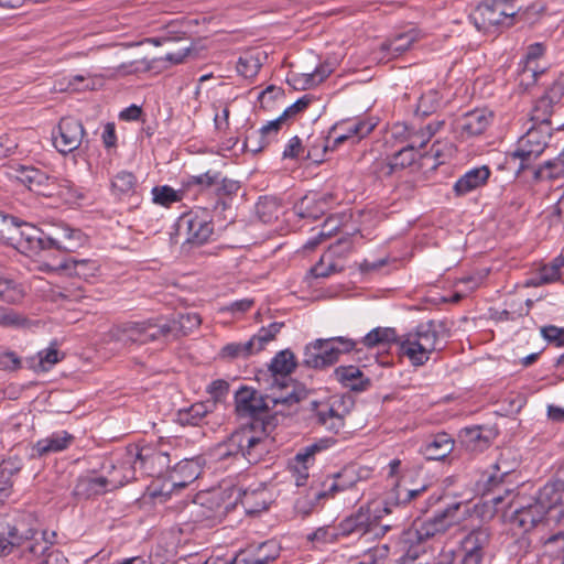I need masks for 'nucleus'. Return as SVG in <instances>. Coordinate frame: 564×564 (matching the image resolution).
I'll return each instance as SVG.
<instances>
[{"mask_svg": "<svg viewBox=\"0 0 564 564\" xmlns=\"http://www.w3.org/2000/svg\"><path fill=\"white\" fill-rule=\"evenodd\" d=\"M337 441L334 437H322L302 447L295 455V464L310 467L315 460V455L333 447Z\"/></svg>", "mask_w": 564, "mask_h": 564, "instance_id": "40", "label": "nucleus"}, {"mask_svg": "<svg viewBox=\"0 0 564 564\" xmlns=\"http://www.w3.org/2000/svg\"><path fill=\"white\" fill-rule=\"evenodd\" d=\"M492 532L479 525L466 532L456 546L443 550L435 564H489Z\"/></svg>", "mask_w": 564, "mask_h": 564, "instance_id": "6", "label": "nucleus"}, {"mask_svg": "<svg viewBox=\"0 0 564 564\" xmlns=\"http://www.w3.org/2000/svg\"><path fill=\"white\" fill-rule=\"evenodd\" d=\"M32 522L31 514H21L10 521L0 522V557L18 552L23 560L24 556L36 554V551L43 552L45 543H35L34 535H39V530Z\"/></svg>", "mask_w": 564, "mask_h": 564, "instance_id": "7", "label": "nucleus"}, {"mask_svg": "<svg viewBox=\"0 0 564 564\" xmlns=\"http://www.w3.org/2000/svg\"><path fill=\"white\" fill-rule=\"evenodd\" d=\"M462 503L454 502L447 505L444 509L437 510L432 517L424 520L414 521L412 527L405 533L406 541L414 540L422 543L438 535H443L452 528L457 520V511Z\"/></svg>", "mask_w": 564, "mask_h": 564, "instance_id": "11", "label": "nucleus"}, {"mask_svg": "<svg viewBox=\"0 0 564 564\" xmlns=\"http://www.w3.org/2000/svg\"><path fill=\"white\" fill-rule=\"evenodd\" d=\"M24 296L22 288L14 281L0 276V299L10 304L20 302Z\"/></svg>", "mask_w": 564, "mask_h": 564, "instance_id": "56", "label": "nucleus"}, {"mask_svg": "<svg viewBox=\"0 0 564 564\" xmlns=\"http://www.w3.org/2000/svg\"><path fill=\"white\" fill-rule=\"evenodd\" d=\"M330 137L324 138L322 134H311L305 147V160H310L314 163H321L324 161L325 153L332 149L329 145Z\"/></svg>", "mask_w": 564, "mask_h": 564, "instance_id": "47", "label": "nucleus"}, {"mask_svg": "<svg viewBox=\"0 0 564 564\" xmlns=\"http://www.w3.org/2000/svg\"><path fill=\"white\" fill-rule=\"evenodd\" d=\"M164 322L167 324L169 330L167 336L170 338H177L180 336H186L196 329L200 323V316L197 313H178L173 317H164Z\"/></svg>", "mask_w": 564, "mask_h": 564, "instance_id": "33", "label": "nucleus"}, {"mask_svg": "<svg viewBox=\"0 0 564 564\" xmlns=\"http://www.w3.org/2000/svg\"><path fill=\"white\" fill-rule=\"evenodd\" d=\"M176 231L184 239L183 243L202 246L212 237L214 225L206 210H192L180 217Z\"/></svg>", "mask_w": 564, "mask_h": 564, "instance_id": "15", "label": "nucleus"}, {"mask_svg": "<svg viewBox=\"0 0 564 564\" xmlns=\"http://www.w3.org/2000/svg\"><path fill=\"white\" fill-rule=\"evenodd\" d=\"M544 95L554 102L558 105L562 98L564 97V73L560 74L554 82L546 88Z\"/></svg>", "mask_w": 564, "mask_h": 564, "instance_id": "64", "label": "nucleus"}, {"mask_svg": "<svg viewBox=\"0 0 564 564\" xmlns=\"http://www.w3.org/2000/svg\"><path fill=\"white\" fill-rule=\"evenodd\" d=\"M490 120L491 116L486 110L475 109L456 120V130L466 138L479 135L487 129Z\"/></svg>", "mask_w": 564, "mask_h": 564, "instance_id": "28", "label": "nucleus"}, {"mask_svg": "<svg viewBox=\"0 0 564 564\" xmlns=\"http://www.w3.org/2000/svg\"><path fill=\"white\" fill-rule=\"evenodd\" d=\"M447 337L448 329L445 323L431 319L419 324L399 339L400 351L413 366H423L429 361L431 354L444 348Z\"/></svg>", "mask_w": 564, "mask_h": 564, "instance_id": "2", "label": "nucleus"}, {"mask_svg": "<svg viewBox=\"0 0 564 564\" xmlns=\"http://www.w3.org/2000/svg\"><path fill=\"white\" fill-rule=\"evenodd\" d=\"M15 178L30 191L45 197L64 196L74 191V184L66 178L47 175L34 166L20 165L15 170Z\"/></svg>", "mask_w": 564, "mask_h": 564, "instance_id": "12", "label": "nucleus"}, {"mask_svg": "<svg viewBox=\"0 0 564 564\" xmlns=\"http://www.w3.org/2000/svg\"><path fill=\"white\" fill-rule=\"evenodd\" d=\"M492 532L479 525L466 532L456 546L443 550L435 564H489Z\"/></svg>", "mask_w": 564, "mask_h": 564, "instance_id": "5", "label": "nucleus"}, {"mask_svg": "<svg viewBox=\"0 0 564 564\" xmlns=\"http://www.w3.org/2000/svg\"><path fill=\"white\" fill-rule=\"evenodd\" d=\"M440 107L438 94L434 90H429L423 94L416 105L415 113L421 117H427L435 112Z\"/></svg>", "mask_w": 564, "mask_h": 564, "instance_id": "58", "label": "nucleus"}, {"mask_svg": "<svg viewBox=\"0 0 564 564\" xmlns=\"http://www.w3.org/2000/svg\"><path fill=\"white\" fill-rule=\"evenodd\" d=\"M314 423L326 431L338 434L345 426L346 410L339 400L312 403Z\"/></svg>", "mask_w": 564, "mask_h": 564, "instance_id": "17", "label": "nucleus"}, {"mask_svg": "<svg viewBox=\"0 0 564 564\" xmlns=\"http://www.w3.org/2000/svg\"><path fill=\"white\" fill-rule=\"evenodd\" d=\"M58 134L53 132V144L55 149L62 154H68L82 144L85 129L83 123L72 117L62 118L58 127Z\"/></svg>", "mask_w": 564, "mask_h": 564, "instance_id": "18", "label": "nucleus"}, {"mask_svg": "<svg viewBox=\"0 0 564 564\" xmlns=\"http://www.w3.org/2000/svg\"><path fill=\"white\" fill-rule=\"evenodd\" d=\"M280 553V544L275 540H267L237 552L231 557V564H272L279 558Z\"/></svg>", "mask_w": 564, "mask_h": 564, "instance_id": "19", "label": "nucleus"}, {"mask_svg": "<svg viewBox=\"0 0 564 564\" xmlns=\"http://www.w3.org/2000/svg\"><path fill=\"white\" fill-rule=\"evenodd\" d=\"M562 498L563 491L555 484H546L536 492L532 500L540 510L547 514L550 511L558 508L562 503Z\"/></svg>", "mask_w": 564, "mask_h": 564, "instance_id": "41", "label": "nucleus"}, {"mask_svg": "<svg viewBox=\"0 0 564 564\" xmlns=\"http://www.w3.org/2000/svg\"><path fill=\"white\" fill-rule=\"evenodd\" d=\"M460 437L468 446L482 448L488 445V440L481 435L480 426L465 427L460 431Z\"/></svg>", "mask_w": 564, "mask_h": 564, "instance_id": "60", "label": "nucleus"}, {"mask_svg": "<svg viewBox=\"0 0 564 564\" xmlns=\"http://www.w3.org/2000/svg\"><path fill=\"white\" fill-rule=\"evenodd\" d=\"M388 553L389 547L386 544L371 546L361 555L356 564H379L388 556Z\"/></svg>", "mask_w": 564, "mask_h": 564, "instance_id": "59", "label": "nucleus"}, {"mask_svg": "<svg viewBox=\"0 0 564 564\" xmlns=\"http://www.w3.org/2000/svg\"><path fill=\"white\" fill-rule=\"evenodd\" d=\"M240 501L248 514L259 513L268 509L267 490L264 488L245 490Z\"/></svg>", "mask_w": 564, "mask_h": 564, "instance_id": "48", "label": "nucleus"}, {"mask_svg": "<svg viewBox=\"0 0 564 564\" xmlns=\"http://www.w3.org/2000/svg\"><path fill=\"white\" fill-rule=\"evenodd\" d=\"M393 135L402 137L403 141L405 142V147L412 149L414 152L420 153V150L424 148L430 141L431 137L433 135V131L430 130V127H426V129L420 128L416 130L414 128L408 127L404 123H397L393 127Z\"/></svg>", "mask_w": 564, "mask_h": 564, "instance_id": "34", "label": "nucleus"}, {"mask_svg": "<svg viewBox=\"0 0 564 564\" xmlns=\"http://www.w3.org/2000/svg\"><path fill=\"white\" fill-rule=\"evenodd\" d=\"M376 126L377 123L371 119L347 120L336 123L329 131V134H334L332 150L349 140L352 143L359 142L369 135Z\"/></svg>", "mask_w": 564, "mask_h": 564, "instance_id": "22", "label": "nucleus"}, {"mask_svg": "<svg viewBox=\"0 0 564 564\" xmlns=\"http://www.w3.org/2000/svg\"><path fill=\"white\" fill-rule=\"evenodd\" d=\"M454 448V441L446 433L436 434L421 448L422 455L427 460L444 459Z\"/></svg>", "mask_w": 564, "mask_h": 564, "instance_id": "36", "label": "nucleus"}, {"mask_svg": "<svg viewBox=\"0 0 564 564\" xmlns=\"http://www.w3.org/2000/svg\"><path fill=\"white\" fill-rule=\"evenodd\" d=\"M261 67V63L258 57L252 54H246L238 58L236 69L239 75L245 78H252L257 76Z\"/></svg>", "mask_w": 564, "mask_h": 564, "instance_id": "57", "label": "nucleus"}, {"mask_svg": "<svg viewBox=\"0 0 564 564\" xmlns=\"http://www.w3.org/2000/svg\"><path fill=\"white\" fill-rule=\"evenodd\" d=\"M359 481L356 468L347 466L340 471L327 478L324 482V489L315 492L316 499L333 498L336 494L346 491L352 488Z\"/></svg>", "mask_w": 564, "mask_h": 564, "instance_id": "26", "label": "nucleus"}, {"mask_svg": "<svg viewBox=\"0 0 564 564\" xmlns=\"http://www.w3.org/2000/svg\"><path fill=\"white\" fill-rule=\"evenodd\" d=\"M556 105L543 94L534 104L531 113L530 121L532 126H552L551 117L554 112Z\"/></svg>", "mask_w": 564, "mask_h": 564, "instance_id": "49", "label": "nucleus"}, {"mask_svg": "<svg viewBox=\"0 0 564 564\" xmlns=\"http://www.w3.org/2000/svg\"><path fill=\"white\" fill-rule=\"evenodd\" d=\"M541 336L549 343L556 347L564 346V327L555 325H546L540 329Z\"/></svg>", "mask_w": 564, "mask_h": 564, "instance_id": "62", "label": "nucleus"}, {"mask_svg": "<svg viewBox=\"0 0 564 564\" xmlns=\"http://www.w3.org/2000/svg\"><path fill=\"white\" fill-rule=\"evenodd\" d=\"M84 241V236L79 229L62 226L54 235H47L48 249L55 248L65 252L75 251Z\"/></svg>", "mask_w": 564, "mask_h": 564, "instance_id": "30", "label": "nucleus"}, {"mask_svg": "<svg viewBox=\"0 0 564 564\" xmlns=\"http://www.w3.org/2000/svg\"><path fill=\"white\" fill-rule=\"evenodd\" d=\"M135 466H132L131 458H128L120 464V466H111V470L104 478H110L119 481L120 484L113 487V490L128 484L129 481L137 479Z\"/></svg>", "mask_w": 564, "mask_h": 564, "instance_id": "51", "label": "nucleus"}, {"mask_svg": "<svg viewBox=\"0 0 564 564\" xmlns=\"http://www.w3.org/2000/svg\"><path fill=\"white\" fill-rule=\"evenodd\" d=\"M540 542L546 555L564 560V531L558 530L552 534L541 536Z\"/></svg>", "mask_w": 564, "mask_h": 564, "instance_id": "52", "label": "nucleus"}, {"mask_svg": "<svg viewBox=\"0 0 564 564\" xmlns=\"http://www.w3.org/2000/svg\"><path fill=\"white\" fill-rule=\"evenodd\" d=\"M118 484L120 482L115 479L104 478V475L91 471L76 479L72 494L76 499L86 500L112 491Z\"/></svg>", "mask_w": 564, "mask_h": 564, "instance_id": "21", "label": "nucleus"}, {"mask_svg": "<svg viewBox=\"0 0 564 564\" xmlns=\"http://www.w3.org/2000/svg\"><path fill=\"white\" fill-rule=\"evenodd\" d=\"M167 324L164 316L141 322H128L113 327L111 337L122 345H145L151 341L167 340Z\"/></svg>", "mask_w": 564, "mask_h": 564, "instance_id": "9", "label": "nucleus"}, {"mask_svg": "<svg viewBox=\"0 0 564 564\" xmlns=\"http://www.w3.org/2000/svg\"><path fill=\"white\" fill-rule=\"evenodd\" d=\"M328 198L326 196L305 195L295 206V213L301 218L318 219L326 212Z\"/></svg>", "mask_w": 564, "mask_h": 564, "instance_id": "37", "label": "nucleus"}, {"mask_svg": "<svg viewBox=\"0 0 564 564\" xmlns=\"http://www.w3.org/2000/svg\"><path fill=\"white\" fill-rule=\"evenodd\" d=\"M216 171H207L199 175H194L186 182V191L199 193L203 195H213L217 183Z\"/></svg>", "mask_w": 564, "mask_h": 564, "instance_id": "44", "label": "nucleus"}, {"mask_svg": "<svg viewBox=\"0 0 564 564\" xmlns=\"http://www.w3.org/2000/svg\"><path fill=\"white\" fill-rule=\"evenodd\" d=\"M399 337L393 327H376L367 333L360 343L367 348L384 347L391 344L399 345Z\"/></svg>", "mask_w": 564, "mask_h": 564, "instance_id": "43", "label": "nucleus"}, {"mask_svg": "<svg viewBox=\"0 0 564 564\" xmlns=\"http://www.w3.org/2000/svg\"><path fill=\"white\" fill-rule=\"evenodd\" d=\"M55 538L56 533L54 531H39V535H34V540L36 544L45 543L43 552L36 551V554L24 556L23 561L28 564H68V560L63 552L53 546Z\"/></svg>", "mask_w": 564, "mask_h": 564, "instance_id": "23", "label": "nucleus"}, {"mask_svg": "<svg viewBox=\"0 0 564 564\" xmlns=\"http://www.w3.org/2000/svg\"><path fill=\"white\" fill-rule=\"evenodd\" d=\"M269 143V139L264 138L262 133L257 130L246 137L243 141V148L252 153H258L262 151Z\"/></svg>", "mask_w": 564, "mask_h": 564, "instance_id": "63", "label": "nucleus"}, {"mask_svg": "<svg viewBox=\"0 0 564 564\" xmlns=\"http://www.w3.org/2000/svg\"><path fill=\"white\" fill-rule=\"evenodd\" d=\"M503 460H498L492 467L495 471H485L477 481L478 491L484 496H490L488 499L496 508L503 502V496L499 492L503 477L510 474V469L502 467Z\"/></svg>", "mask_w": 564, "mask_h": 564, "instance_id": "24", "label": "nucleus"}, {"mask_svg": "<svg viewBox=\"0 0 564 564\" xmlns=\"http://www.w3.org/2000/svg\"><path fill=\"white\" fill-rule=\"evenodd\" d=\"M552 138V126H531L527 132L518 139L516 149L510 153L511 158L520 160L518 172L531 167L550 147Z\"/></svg>", "mask_w": 564, "mask_h": 564, "instance_id": "10", "label": "nucleus"}, {"mask_svg": "<svg viewBox=\"0 0 564 564\" xmlns=\"http://www.w3.org/2000/svg\"><path fill=\"white\" fill-rule=\"evenodd\" d=\"M343 267H338L333 259V252L323 254L319 261L311 268V273L315 278H328L329 275L340 272Z\"/></svg>", "mask_w": 564, "mask_h": 564, "instance_id": "55", "label": "nucleus"}, {"mask_svg": "<svg viewBox=\"0 0 564 564\" xmlns=\"http://www.w3.org/2000/svg\"><path fill=\"white\" fill-rule=\"evenodd\" d=\"M421 154L419 152L412 151L408 147L403 145L388 162H382V170L386 169L384 172L387 175H391L397 170H402L411 166Z\"/></svg>", "mask_w": 564, "mask_h": 564, "instance_id": "46", "label": "nucleus"}, {"mask_svg": "<svg viewBox=\"0 0 564 564\" xmlns=\"http://www.w3.org/2000/svg\"><path fill=\"white\" fill-rule=\"evenodd\" d=\"M235 409L240 419L249 420L243 427H252L256 433L269 438L279 425L280 411H273L280 403L297 402L292 393L285 397L262 394L254 388L241 386L235 393Z\"/></svg>", "mask_w": 564, "mask_h": 564, "instance_id": "1", "label": "nucleus"}, {"mask_svg": "<svg viewBox=\"0 0 564 564\" xmlns=\"http://www.w3.org/2000/svg\"><path fill=\"white\" fill-rule=\"evenodd\" d=\"M341 535L339 534L338 525L336 528L322 527L307 535V539L317 543H333Z\"/></svg>", "mask_w": 564, "mask_h": 564, "instance_id": "61", "label": "nucleus"}, {"mask_svg": "<svg viewBox=\"0 0 564 564\" xmlns=\"http://www.w3.org/2000/svg\"><path fill=\"white\" fill-rule=\"evenodd\" d=\"M337 361V350L329 338H317L304 348L302 364L307 368L324 369Z\"/></svg>", "mask_w": 564, "mask_h": 564, "instance_id": "20", "label": "nucleus"}, {"mask_svg": "<svg viewBox=\"0 0 564 564\" xmlns=\"http://www.w3.org/2000/svg\"><path fill=\"white\" fill-rule=\"evenodd\" d=\"M98 269L99 265L96 261L90 259H77L75 257L66 258L56 267V270H64L69 275H76L85 280L95 276Z\"/></svg>", "mask_w": 564, "mask_h": 564, "instance_id": "38", "label": "nucleus"}, {"mask_svg": "<svg viewBox=\"0 0 564 564\" xmlns=\"http://www.w3.org/2000/svg\"><path fill=\"white\" fill-rule=\"evenodd\" d=\"M544 9L541 4H532L525 10L507 8L497 4L492 0H484L469 13V21L479 32H490L499 25L511 26L514 18L533 23V15H538Z\"/></svg>", "mask_w": 564, "mask_h": 564, "instance_id": "8", "label": "nucleus"}, {"mask_svg": "<svg viewBox=\"0 0 564 564\" xmlns=\"http://www.w3.org/2000/svg\"><path fill=\"white\" fill-rule=\"evenodd\" d=\"M533 177L536 181L556 180L564 177V165L558 162L556 158L547 160L538 169H535Z\"/></svg>", "mask_w": 564, "mask_h": 564, "instance_id": "54", "label": "nucleus"}, {"mask_svg": "<svg viewBox=\"0 0 564 564\" xmlns=\"http://www.w3.org/2000/svg\"><path fill=\"white\" fill-rule=\"evenodd\" d=\"M270 445V438L242 426L218 444L216 454L219 460L231 458L242 465H254L269 453Z\"/></svg>", "mask_w": 564, "mask_h": 564, "instance_id": "3", "label": "nucleus"}, {"mask_svg": "<svg viewBox=\"0 0 564 564\" xmlns=\"http://www.w3.org/2000/svg\"><path fill=\"white\" fill-rule=\"evenodd\" d=\"M111 194L119 200L137 205L140 200V185L135 175L129 171H119L110 181Z\"/></svg>", "mask_w": 564, "mask_h": 564, "instance_id": "25", "label": "nucleus"}, {"mask_svg": "<svg viewBox=\"0 0 564 564\" xmlns=\"http://www.w3.org/2000/svg\"><path fill=\"white\" fill-rule=\"evenodd\" d=\"M392 513V508L386 503L382 508L373 505L359 507L355 512L344 518L339 524V534L343 538H365L372 541L382 538L394 523H382V518Z\"/></svg>", "mask_w": 564, "mask_h": 564, "instance_id": "4", "label": "nucleus"}, {"mask_svg": "<svg viewBox=\"0 0 564 564\" xmlns=\"http://www.w3.org/2000/svg\"><path fill=\"white\" fill-rule=\"evenodd\" d=\"M3 221L8 225V239L11 240L15 248L22 253L32 256L48 249L47 235L36 226L20 221L13 216H3Z\"/></svg>", "mask_w": 564, "mask_h": 564, "instance_id": "13", "label": "nucleus"}, {"mask_svg": "<svg viewBox=\"0 0 564 564\" xmlns=\"http://www.w3.org/2000/svg\"><path fill=\"white\" fill-rule=\"evenodd\" d=\"M213 404L208 402H197L189 408L181 409L177 412V420L182 425H198L203 419L212 411Z\"/></svg>", "mask_w": 564, "mask_h": 564, "instance_id": "45", "label": "nucleus"}, {"mask_svg": "<svg viewBox=\"0 0 564 564\" xmlns=\"http://www.w3.org/2000/svg\"><path fill=\"white\" fill-rule=\"evenodd\" d=\"M490 170L487 165L473 167L464 173L453 185L455 196H465L484 186L490 177Z\"/></svg>", "mask_w": 564, "mask_h": 564, "instance_id": "29", "label": "nucleus"}, {"mask_svg": "<svg viewBox=\"0 0 564 564\" xmlns=\"http://www.w3.org/2000/svg\"><path fill=\"white\" fill-rule=\"evenodd\" d=\"M217 185L215 186V191L213 195L217 196V200L215 204V208L221 205L223 209L226 208V198L231 197L237 194L240 188V183L238 181H234L230 178H226L221 176V173H217Z\"/></svg>", "mask_w": 564, "mask_h": 564, "instance_id": "50", "label": "nucleus"}, {"mask_svg": "<svg viewBox=\"0 0 564 564\" xmlns=\"http://www.w3.org/2000/svg\"><path fill=\"white\" fill-rule=\"evenodd\" d=\"M152 200L156 205L169 207L174 203L181 202L183 192L176 191L169 185L154 186L152 188Z\"/></svg>", "mask_w": 564, "mask_h": 564, "instance_id": "53", "label": "nucleus"}, {"mask_svg": "<svg viewBox=\"0 0 564 564\" xmlns=\"http://www.w3.org/2000/svg\"><path fill=\"white\" fill-rule=\"evenodd\" d=\"M199 475V466L193 459H182L172 469L170 478L172 487L184 488Z\"/></svg>", "mask_w": 564, "mask_h": 564, "instance_id": "39", "label": "nucleus"}, {"mask_svg": "<svg viewBox=\"0 0 564 564\" xmlns=\"http://www.w3.org/2000/svg\"><path fill=\"white\" fill-rule=\"evenodd\" d=\"M73 441L74 436L67 431H57L39 440L34 444L33 451L39 457H43L52 453L65 451L70 446Z\"/></svg>", "mask_w": 564, "mask_h": 564, "instance_id": "31", "label": "nucleus"}, {"mask_svg": "<svg viewBox=\"0 0 564 564\" xmlns=\"http://www.w3.org/2000/svg\"><path fill=\"white\" fill-rule=\"evenodd\" d=\"M545 513L540 510L531 499L527 505L516 506L512 510L509 522L521 532L527 533L534 529L545 519Z\"/></svg>", "mask_w": 564, "mask_h": 564, "instance_id": "27", "label": "nucleus"}, {"mask_svg": "<svg viewBox=\"0 0 564 564\" xmlns=\"http://www.w3.org/2000/svg\"><path fill=\"white\" fill-rule=\"evenodd\" d=\"M283 325V323L274 322L265 327L263 326L245 343H229L225 345L219 355L221 358L229 360L246 359L261 351L268 343L272 341Z\"/></svg>", "mask_w": 564, "mask_h": 564, "instance_id": "14", "label": "nucleus"}, {"mask_svg": "<svg viewBox=\"0 0 564 564\" xmlns=\"http://www.w3.org/2000/svg\"><path fill=\"white\" fill-rule=\"evenodd\" d=\"M132 466L135 470L139 468L141 475L160 476L169 470L171 458L167 452L154 449L152 447L135 448V453L129 452Z\"/></svg>", "mask_w": 564, "mask_h": 564, "instance_id": "16", "label": "nucleus"}, {"mask_svg": "<svg viewBox=\"0 0 564 564\" xmlns=\"http://www.w3.org/2000/svg\"><path fill=\"white\" fill-rule=\"evenodd\" d=\"M335 379L351 391L361 392L370 386V379L356 366H339L334 370Z\"/></svg>", "mask_w": 564, "mask_h": 564, "instance_id": "32", "label": "nucleus"}, {"mask_svg": "<svg viewBox=\"0 0 564 564\" xmlns=\"http://www.w3.org/2000/svg\"><path fill=\"white\" fill-rule=\"evenodd\" d=\"M416 41L414 30L399 33L381 43L380 50L388 58H395L411 48Z\"/></svg>", "mask_w": 564, "mask_h": 564, "instance_id": "35", "label": "nucleus"}, {"mask_svg": "<svg viewBox=\"0 0 564 564\" xmlns=\"http://www.w3.org/2000/svg\"><path fill=\"white\" fill-rule=\"evenodd\" d=\"M297 362L295 355L291 349H284L279 351L271 360L269 365V371L278 381V377L285 378L294 371Z\"/></svg>", "mask_w": 564, "mask_h": 564, "instance_id": "42", "label": "nucleus"}]
</instances>
